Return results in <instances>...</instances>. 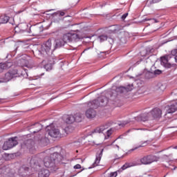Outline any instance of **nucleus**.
Instances as JSON below:
<instances>
[{
	"label": "nucleus",
	"instance_id": "nucleus-1",
	"mask_svg": "<svg viewBox=\"0 0 177 177\" xmlns=\"http://www.w3.org/2000/svg\"><path fill=\"white\" fill-rule=\"evenodd\" d=\"M109 103V99L105 96H101L97 100H94L92 102L88 103V107L90 109H87L85 112V115L86 118L92 119L96 117V111L93 109H97V107L106 106Z\"/></svg>",
	"mask_w": 177,
	"mask_h": 177
},
{
	"label": "nucleus",
	"instance_id": "nucleus-2",
	"mask_svg": "<svg viewBox=\"0 0 177 177\" xmlns=\"http://www.w3.org/2000/svg\"><path fill=\"white\" fill-rule=\"evenodd\" d=\"M57 154L59 153H54L51 154L50 156H46V158H44V167H46V168H48L50 171H51V172H55L57 171V169H59V167H57V166H56V165L55 164V160L56 159L55 158L51 159L52 157H55V156H57Z\"/></svg>",
	"mask_w": 177,
	"mask_h": 177
},
{
	"label": "nucleus",
	"instance_id": "nucleus-3",
	"mask_svg": "<svg viewBox=\"0 0 177 177\" xmlns=\"http://www.w3.org/2000/svg\"><path fill=\"white\" fill-rule=\"evenodd\" d=\"M52 46H53V41L51 39H48L46 42H44L40 48V53L44 55V56L46 55H49L50 53V50H52Z\"/></svg>",
	"mask_w": 177,
	"mask_h": 177
},
{
	"label": "nucleus",
	"instance_id": "nucleus-4",
	"mask_svg": "<svg viewBox=\"0 0 177 177\" xmlns=\"http://www.w3.org/2000/svg\"><path fill=\"white\" fill-rule=\"evenodd\" d=\"M46 130L48 135L51 138H62V133H60V130H59V129H56L53 124L47 126Z\"/></svg>",
	"mask_w": 177,
	"mask_h": 177
},
{
	"label": "nucleus",
	"instance_id": "nucleus-5",
	"mask_svg": "<svg viewBox=\"0 0 177 177\" xmlns=\"http://www.w3.org/2000/svg\"><path fill=\"white\" fill-rule=\"evenodd\" d=\"M133 89V84H129L125 86H119L117 87L115 90H113L112 93L114 96L116 95H121V93H124L125 92H131Z\"/></svg>",
	"mask_w": 177,
	"mask_h": 177
},
{
	"label": "nucleus",
	"instance_id": "nucleus-6",
	"mask_svg": "<svg viewBox=\"0 0 177 177\" xmlns=\"http://www.w3.org/2000/svg\"><path fill=\"white\" fill-rule=\"evenodd\" d=\"M158 160H160V158L154 155H147L140 159V162L144 165H149V164L158 161Z\"/></svg>",
	"mask_w": 177,
	"mask_h": 177
},
{
	"label": "nucleus",
	"instance_id": "nucleus-7",
	"mask_svg": "<svg viewBox=\"0 0 177 177\" xmlns=\"http://www.w3.org/2000/svg\"><path fill=\"white\" fill-rule=\"evenodd\" d=\"M172 52L171 51V54L168 55H165L160 57V63L162 66L164 67H167V68H170L171 66H172Z\"/></svg>",
	"mask_w": 177,
	"mask_h": 177
},
{
	"label": "nucleus",
	"instance_id": "nucleus-8",
	"mask_svg": "<svg viewBox=\"0 0 177 177\" xmlns=\"http://www.w3.org/2000/svg\"><path fill=\"white\" fill-rule=\"evenodd\" d=\"M16 77H20L17 69L10 70L5 74L4 81L6 82H9V81L13 80V78H16Z\"/></svg>",
	"mask_w": 177,
	"mask_h": 177
},
{
	"label": "nucleus",
	"instance_id": "nucleus-9",
	"mask_svg": "<svg viewBox=\"0 0 177 177\" xmlns=\"http://www.w3.org/2000/svg\"><path fill=\"white\" fill-rule=\"evenodd\" d=\"M16 139H17V137H14L5 142L3 145V150H9V149H12L15 146H17L19 142Z\"/></svg>",
	"mask_w": 177,
	"mask_h": 177
},
{
	"label": "nucleus",
	"instance_id": "nucleus-10",
	"mask_svg": "<svg viewBox=\"0 0 177 177\" xmlns=\"http://www.w3.org/2000/svg\"><path fill=\"white\" fill-rule=\"evenodd\" d=\"M82 120V114L81 113H76L75 116L73 115H69L66 116V124H73L75 121L76 122H81Z\"/></svg>",
	"mask_w": 177,
	"mask_h": 177
},
{
	"label": "nucleus",
	"instance_id": "nucleus-11",
	"mask_svg": "<svg viewBox=\"0 0 177 177\" xmlns=\"http://www.w3.org/2000/svg\"><path fill=\"white\" fill-rule=\"evenodd\" d=\"M149 113L151 120L161 118V115H162V111L160 108H154Z\"/></svg>",
	"mask_w": 177,
	"mask_h": 177
},
{
	"label": "nucleus",
	"instance_id": "nucleus-12",
	"mask_svg": "<svg viewBox=\"0 0 177 177\" xmlns=\"http://www.w3.org/2000/svg\"><path fill=\"white\" fill-rule=\"evenodd\" d=\"M28 34H31L34 37L41 34V27L35 25L30 26L28 28Z\"/></svg>",
	"mask_w": 177,
	"mask_h": 177
},
{
	"label": "nucleus",
	"instance_id": "nucleus-13",
	"mask_svg": "<svg viewBox=\"0 0 177 177\" xmlns=\"http://www.w3.org/2000/svg\"><path fill=\"white\" fill-rule=\"evenodd\" d=\"M53 41V50H56L57 48H62V46H64L66 45V43L63 39H55L53 38H51Z\"/></svg>",
	"mask_w": 177,
	"mask_h": 177
},
{
	"label": "nucleus",
	"instance_id": "nucleus-14",
	"mask_svg": "<svg viewBox=\"0 0 177 177\" xmlns=\"http://www.w3.org/2000/svg\"><path fill=\"white\" fill-rule=\"evenodd\" d=\"M28 25L27 24H21L15 28V32L19 34H24V32L28 33Z\"/></svg>",
	"mask_w": 177,
	"mask_h": 177
},
{
	"label": "nucleus",
	"instance_id": "nucleus-15",
	"mask_svg": "<svg viewBox=\"0 0 177 177\" xmlns=\"http://www.w3.org/2000/svg\"><path fill=\"white\" fill-rule=\"evenodd\" d=\"M177 110V101H173L170 105L166 106V114H172Z\"/></svg>",
	"mask_w": 177,
	"mask_h": 177
},
{
	"label": "nucleus",
	"instance_id": "nucleus-16",
	"mask_svg": "<svg viewBox=\"0 0 177 177\" xmlns=\"http://www.w3.org/2000/svg\"><path fill=\"white\" fill-rule=\"evenodd\" d=\"M135 120L136 121H138V122L142 121L143 122H145L146 121H149V120H151V117L150 116L149 113H145L136 117Z\"/></svg>",
	"mask_w": 177,
	"mask_h": 177
},
{
	"label": "nucleus",
	"instance_id": "nucleus-17",
	"mask_svg": "<svg viewBox=\"0 0 177 177\" xmlns=\"http://www.w3.org/2000/svg\"><path fill=\"white\" fill-rule=\"evenodd\" d=\"M103 151H104V149H102L96 153L95 160L93 164V167H97V165H99L100 160H102V157H103Z\"/></svg>",
	"mask_w": 177,
	"mask_h": 177
},
{
	"label": "nucleus",
	"instance_id": "nucleus-18",
	"mask_svg": "<svg viewBox=\"0 0 177 177\" xmlns=\"http://www.w3.org/2000/svg\"><path fill=\"white\" fill-rule=\"evenodd\" d=\"M19 64L22 67H28V57L27 55H22L18 60Z\"/></svg>",
	"mask_w": 177,
	"mask_h": 177
},
{
	"label": "nucleus",
	"instance_id": "nucleus-19",
	"mask_svg": "<svg viewBox=\"0 0 177 177\" xmlns=\"http://www.w3.org/2000/svg\"><path fill=\"white\" fill-rule=\"evenodd\" d=\"M38 161H39V158L37 157H32L30 161V167L34 169L37 168V167H41Z\"/></svg>",
	"mask_w": 177,
	"mask_h": 177
},
{
	"label": "nucleus",
	"instance_id": "nucleus-20",
	"mask_svg": "<svg viewBox=\"0 0 177 177\" xmlns=\"http://www.w3.org/2000/svg\"><path fill=\"white\" fill-rule=\"evenodd\" d=\"M108 128H109V124H107L102 125L99 127H97L93 131V133H102V132H103V131H105V129H107Z\"/></svg>",
	"mask_w": 177,
	"mask_h": 177
},
{
	"label": "nucleus",
	"instance_id": "nucleus-21",
	"mask_svg": "<svg viewBox=\"0 0 177 177\" xmlns=\"http://www.w3.org/2000/svg\"><path fill=\"white\" fill-rule=\"evenodd\" d=\"M10 67H12V63L7 62L0 64V73H3L5 70H8V68H10Z\"/></svg>",
	"mask_w": 177,
	"mask_h": 177
},
{
	"label": "nucleus",
	"instance_id": "nucleus-22",
	"mask_svg": "<svg viewBox=\"0 0 177 177\" xmlns=\"http://www.w3.org/2000/svg\"><path fill=\"white\" fill-rule=\"evenodd\" d=\"M80 41V35L77 33H70V42H78Z\"/></svg>",
	"mask_w": 177,
	"mask_h": 177
},
{
	"label": "nucleus",
	"instance_id": "nucleus-23",
	"mask_svg": "<svg viewBox=\"0 0 177 177\" xmlns=\"http://www.w3.org/2000/svg\"><path fill=\"white\" fill-rule=\"evenodd\" d=\"M38 175L39 177H49V175H50V172L48 169H43L39 172Z\"/></svg>",
	"mask_w": 177,
	"mask_h": 177
},
{
	"label": "nucleus",
	"instance_id": "nucleus-24",
	"mask_svg": "<svg viewBox=\"0 0 177 177\" xmlns=\"http://www.w3.org/2000/svg\"><path fill=\"white\" fill-rule=\"evenodd\" d=\"M32 129H34L32 131V133H37V132H39V131H41V129H42V125L39 123H36L32 126Z\"/></svg>",
	"mask_w": 177,
	"mask_h": 177
},
{
	"label": "nucleus",
	"instance_id": "nucleus-25",
	"mask_svg": "<svg viewBox=\"0 0 177 177\" xmlns=\"http://www.w3.org/2000/svg\"><path fill=\"white\" fill-rule=\"evenodd\" d=\"M10 19V17L6 15H1L0 17V24H6V23L9 21Z\"/></svg>",
	"mask_w": 177,
	"mask_h": 177
},
{
	"label": "nucleus",
	"instance_id": "nucleus-26",
	"mask_svg": "<svg viewBox=\"0 0 177 177\" xmlns=\"http://www.w3.org/2000/svg\"><path fill=\"white\" fill-rule=\"evenodd\" d=\"M62 39L64 41H65V44H67V42H70V33H66L63 35Z\"/></svg>",
	"mask_w": 177,
	"mask_h": 177
},
{
	"label": "nucleus",
	"instance_id": "nucleus-27",
	"mask_svg": "<svg viewBox=\"0 0 177 177\" xmlns=\"http://www.w3.org/2000/svg\"><path fill=\"white\" fill-rule=\"evenodd\" d=\"M100 42H104V41H107V35H102L98 37Z\"/></svg>",
	"mask_w": 177,
	"mask_h": 177
},
{
	"label": "nucleus",
	"instance_id": "nucleus-28",
	"mask_svg": "<svg viewBox=\"0 0 177 177\" xmlns=\"http://www.w3.org/2000/svg\"><path fill=\"white\" fill-rule=\"evenodd\" d=\"M171 55L175 59L176 63H177V49H174L171 50Z\"/></svg>",
	"mask_w": 177,
	"mask_h": 177
},
{
	"label": "nucleus",
	"instance_id": "nucleus-29",
	"mask_svg": "<svg viewBox=\"0 0 177 177\" xmlns=\"http://www.w3.org/2000/svg\"><path fill=\"white\" fill-rule=\"evenodd\" d=\"M146 54L145 55H142L141 54L142 56H147L149 55H150V53H153V52H154V49L151 48H147L146 50Z\"/></svg>",
	"mask_w": 177,
	"mask_h": 177
},
{
	"label": "nucleus",
	"instance_id": "nucleus-30",
	"mask_svg": "<svg viewBox=\"0 0 177 177\" xmlns=\"http://www.w3.org/2000/svg\"><path fill=\"white\" fill-rule=\"evenodd\" d=\"M130 167H132V165H131V164H129V163H126V164H124V165L121 167V169H122V171H124V170L127 169V168H129Z\"/></svg>",
	"mask_w": 177,
	"mask_h": 177
},
{
	"label": "nucleus",
	"instance_id": "nucleus-31",
	"mask_svg": "<svg viewBox=\"0 0 177 177\" xmlns=\"http://www.w3.org/2000/svg\"><path fill=\"white\" fill-rule=\"evenodd\" d=\"M44 68L46 71H50V70H52V65L50 64H47L44 66Z\"/></svg>",
	"mask_w": 177,
	"mask_h": 177
},
{
	"label": "nucleus",
	"instance_id": "nucleus-32",
	"mask_svg": "<svg viewBox=\"0 0 177 177\" xmlns=\"http://www.w3.org/2000/svg\"><path fill=\"white\" fill-rule=\"evenodd\" d=\"M53 15L55 16H57L58 15V16L63 17V16H64V15H66V13L64 12H63V11H58V12L54 13Z\"/></svg>",
	"mask_w": 177,
	"mask_h": 177
},
{
	"label": "nucleus",
	"instance_id": "nucleus-33",
	"mask_svg": "<svg viewBox=\"0 0 177 177\" xmlns=\"http://www.w3.org/2000/svg\"><path fill=\"white\" fill-rule=\"evenodd\" d=\"M6 172V167H3L0 168V175H2V174H5Z\"/></svg>",
	"mask_w": 177,
	"mask_h": 177
},
{
	"label": "nucleus",
	"instance_id": "nucleus-34",
	"mask_svg": "<svg viewBox=\"0 0 177 177\" xmlns=\"http://www.w3.org/2000/svg\"><path fill=\"white\" fill-rule=\"evenodd\" d=\"M162 0H151L150 4L153 5V3H158V2H161Z\"/></svg>",
	"mask_w": 177,
	"mask_h": 177
},
{
	"label": "nucleus",
	"instance_id": "nucleus-35",
	"mask_svg": "<svg viewBox=\"0 0 177 177\" xmlns=\"http://www.w3.org/2000/svg\"><path fill=\"white\" fill-rule=\"evenodd\" d=\"M118 172H120V170H118V171L111 173L110 177H117Z\"/></svg>",
	"mask_w": 177,
	"mask_h": 177
},
{
	"label": "nucleus",
	"instance_id": "nucleus-36",
	"mask_svg": "<svg viewBox=\"0 0 177 177\" xmlns=\"http://www.w3.org/2000/svg\"><path fill=\"white\" fill-rule=\"evenodd\" d=\"M35 140L37 142H42V138H41V135H39V137H35Z\"/></svg>",
	"mask_w": 177,
	"mask_h": 177
},
{
	"label": "nucleus",
	"instance_id": "nucleus-37",
	"mask_svg": "<svg viewBox=\"0 0 177 177\" xmlns=\"http://www.w3.org/2000/svg\"><path fill=\"white\" fill-rule=\"evenodd\" d=\"M74 169H81L82 167L81 165L77 164L73 167Z\"/></svg>",
	"mask_w": 177,
	"mask_h": 177
},
{
	"label": "nucleus",
	"instance_id": "nucleus-38",
	"mask_svg": "<svg viewBox=\"0 0 177 177\" xmlns=\"http://www.w3.org/2000/svg\"><path fill=\"white\" fill-rule=\"evenodd\" d=\"M154 74H155V75H160V74H161V71H160V70H156V71H154Z\"/></svg>",
	"mask_w": 177,
	"mask_h": 177
},
{
	"label": "nucleus",
	"instance_id": "nucleus-39",
	"mask_svg": "<svg viewBox=\"0 0 177 177\" xmlns=\"http://www.w3.org/2000/svg\"><path fill=\"white\" fill-rule=\"evenodd\" d=\"M128 17V13H125L122 16V19L125 20Z\"/></svg>",
	"mask_w": 177,
	"mask_h": 177
},
{
	"label": "nucleus",
	"instance_id": "nucleus-40",
	"mask_svg": "<svg viewBox=\"0 0 177 177\" xmlns=\"http://www.w3.org/2000/svg\"><path fill=\"white\" fill-rule=\"evenodd\" d=\"M145 143H147V145H149V143H151V140H146L145 142L142 143V145H145Z\"/></svg>",
	"mask_w": 177,
	"mask_h": 177
},
{
	"label": "nucleus",
	"instance_id": "nucleus-41",
	"mask_svg": "<svg viewBox=\"0 0 177 177\" xmlns=\"http://www.w3.org/2000/svg\"><path fill=\"white\" fill-rule=\"evenodd\" d=\"M134 130H137V131H139V130H140V131H142V130H143V129H133Z\"/></svg>",
	"mask_w": 177,
	"mask_h": 177
},
{
	"label": "nucleus",
	"instance_id": "nucleus-42",
	"mask_svg": "<svg viewBox=\"0 0 177 177\" xmlns=\"http://www.w3.org/2000/svg\"><path fill=\"white\" fill-rule=\"evenodd\" d=\"M23 11H24V10H19V11L17 12V13H18V14H20V13H21Z\"/></svg>",
	"mask_w": 177,
	"mask_h": 177
},
{
	"label": "nucleus",
	"instance_id": "nucleus-43",
	"mask_svg": "<svg viewBox=\"0 0 177 177\" xmlns=\"http://www.w3.org/2000/svg\"><path fill=\"white\" fill-rule=\"evenodd\" d=\"M173 149H175L176 150H177V145L175 147H173Z\"/></svg>",
	"mask_w": 177,
	"mask_h": 177
},
{
	"label": "nucleus",
	"instance_id": "nucleus-44",
	"mask_svg": "<svg viewBox=\"0 0 177 177\" xmlns=\"http://www.w3.org/2000/svg\"><path fill=\"white\" fill-rule=\"evenodd\" d=\"M149 20H150L149 19H145V21H149Z\"/></svg>",
	"mask_w": 177,
	"mask_h": 177
},
{
	"label": "nucleus",
	"instance_id": "nucleus-45",
	"mask_svg": "<svg viewBox=\"0 0 177 177\" xmlns=\"http://www.w3.org/2000/svg\"><path fill=\"white\" fill-rule=\"evenodd\" d=\"M136 149H139V147H136V148L133 149L132 151L136 150Z\"/></svg>",
	"mask_w": 177,
	"mask_h": 177
},
{
	"label": "nucleus",
	"instance_id": "nucleus-46",
	"mask_svg": "<svg viewBox=\"0 0 177 177\" xmlns=\"http://www.w3.org/2000/svg\"><path fill=\"white\" fill-rule=\"evenodd\" d=\"M54 22H55V23H58V22H59V21H54Z\"/></svg>",
	"mask_w": 177,
	"mask_h": 177
},
{
	"label": "nucleus",
	"instance_id": "nucleus-47",
	"mask_svg": "<svg viewBox=\"0 0 177 177\" xmlns=\"http://www.w3.org/2000/svg\"><path fill=\"white\" fill-rule=\"evenodd\" d=\"M116 147H118V149H120V147L118 145H116Z\"/></svg>",
	"mask_w": 177,
	"mask_h": 177
},
{
	"label": "nucleus",
	"instance_id": "nucleus-48",
	"mask_svg": "<svg viewBox=\"0 0 177 177\" xmlns=\"http://www.w3.org/2000/svg\"><path fill=\"white\" fill-rule=\"evenodd\" d=\"M143 146H145V145H141V146H140L139 147H143Z\"/></svg>",
	"mask_w": 177,
	"mask_h": 177
},
{
	"label": "nucleus",
	"instance_id": "nucleus-49",
	"mask_svg": "<svg viewBox=\"0 0 177 177\" xmlns=\"http://www.w3.org/2000/svg\"><path fill=\"white\" fill-rule=\"evenodd\" d=\"M127 123H123V125H126Z\"/></svg>",
	"mask_w": 177,
	"mask_h": 177
},
{
	"label": "nucleus",
	"instance_id": "nucleus-50",
	"mask_svg": "<svg viewBox=\"0 0 177 177\" xmlns=\"http://www.w3.org/2000/svg\"><path fill=\"white\" fill-rule=\"evenodd\" d=\"M167 176V175H165L163 177H166Z\"/></svg>",
	"mask_w": 177,
	"mask_h": 177
}]
</instances>
